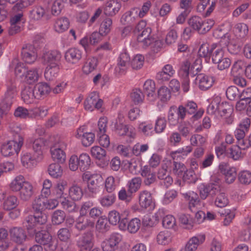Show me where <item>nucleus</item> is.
<instances>
[{
	"instance_id": "obj_1",
	"label": "nucleus",
	"mask_w": 251,
	"mask_h": 251,
	"mask_svg": "<svg viewBox=\"0 0 251 251\" xmlns=\"http://www.w3.org/2000/svg\"><path fill=\"white\" fill-rule=\"evenodd\" d=\"M17 94L16 86L11 85L7 88L3 98L0 102V113H6L11 108L13 100Z\"/></svg>"
},
{
	"instance_id": "obj_2",
	"label": "nucleus",
	"mask_w": 251,
	"mask_h": 251,
	"mask_svg": "<svg viewBox=\"0 0 251 251\" xmlns=\"http://www.w3.org/2000/svg\"><path fill=\"white\" fill-rule=\"evenodd\" d=\"M35 240L39 245L43 246L45 251H54L56 245L52 240V237L47 231L42 230L35 233Z\"/></svg>"
},
{
	"instance_id": "obj_3",
	"label": "nucleus",
	"mask_w": 251,
	"mask_h": 251,
	"mask_svg": "<svg viewBox=\"0 0 251 251\" xmlns=\"http://www.w3.org/2000/svg\"><path fill=\"white\" fill-rule=\"evenodd\" d=\"M84 180L87 181V188L89 192L92 194H96L98 191L99 185L102 181L101 176L98 174H90L88 172L82 176Z\"/></svg>"
},
{
	"instance_id": "obj_4",
	"label": "nucleus",
	"mask_w": 251,
	"mask_h": 251,
	"mask_svg": "<svg viewBox=\"0 0 251 251\" xmlns=\"http://www.w3.org/2000/svg\"><path fill=\"white\" fill-rule=\"evenodd\" d=\"M190 65L191 63L188 60H184L182 62L178 71V75L181 81V87L185 93L188 92L190 89Z\"/></svg>"
},
{
	"instance_id": "obj_5",
	"label": "nucleus",
	"mask_w": 251,
	"mask_h": 251,
	"mask_svg": "<svg viewBox=\"0 0 251 251\" xmlns=\"http://www.w3.org/2000/svg\"><path fill=\"white\" fill-rule=\"evenodd\" d=\"M139 204L144 209L152 210L155 207V201L151 193L146 190L140 191L138 195Z\"/></svg>"
},
{
	"instance_id": "obj_6",
	"label": "nucleus",
	"mask_w": 251,
	"mask_h": 251,
	"mask_svg": "<svg viewBox=\"0 0 251 251\" xmlns=\"http://www.w3.org/2000/svg\"><path fill=\"white\" fill-rule=\"evenodd\" d=\"M10 240L18 245H22L27 239L25 230L20 226H12L9 229Z\"/></svg>"
},
{
	"instance_id": "obj_7",
	"label": "nucleus",
	"mask_w": 251,
	"mask_h": 251,
	"mask_svg": "<svg viewBox=\"0 0 251 251\" xmlns=\"http://www.w3.org/2000/svg\"><path fill=\"white\" fill-rule=\"evenodd\" d=\"M182 105L185 108L187 114L190 117V121H188L190 123L193 124L200 119L204 113V110L201 109L197 111V104L193 101H188Z\"/></svg>"
},
{
	"instance_id": "obj_8",
	"label": "nucleus",
	"mask_w": 251,
	"mask_h": 251,
	"mask_svg": "<svg viewBox=\"0 0 251 251\" xmlns=\"http://www.w3.org/2000/svg\"><path fill=\"white\" fill-rule=\"evenodd\" d=\"M103 36H104L99 31L93 32L90 35H86L82 38L80 40L79 43L87 51L90 50L91 46H94L101 41Z\"/></svg>"
},
{
	"instance_id": "obj_9",
	"label": "nucleus",
	"mask_w": 251,
	"mask_h": 251,
	"mask_svg": "<svg viewBox=\"0 0 251 251\" xmlns=\"http://www.w3.org/2000/svg\"><path fill=\"white\" fill-rule=\"evenodd\" d=\"M206 239L204 233H199L191 237L184 248L180 251H196L199 246L203 244Z\"/></svg>"
},
{
	"instance_id": "obj_10",
	"label": "nucleus",
	"mask_w": 251,
	"mask_h": 251,
	"mask_svg": "<svg viewBox=\"0 0 251 251\" xmlns=\"http://www.w3.org/2000/svg\"><path fill=\"white\" fill-rule=\"evenodd\" d=\"M103 104V100L99 98V94L96 92L91 93L85 100L84 105L86 110L90 111L95 109H100Z\"/></svg>"
},
{
	"instance_id": "obj_11",
	"label": "nucleus",
	"mask_w": 251,
	"mask_h": 251,
	"mask_svg": "<svg viewBox=\"0 0 251 251\" xmlns=\"http://www.w3.org/2000/svg\"><path fill=\"white\" fill-rule=\"evenodd\" d=\"M22 145V140H19L18 143L15 141H9L2 145L1 152L4 156H11L15 153H18Z\"/></svg>"
},
{
	"instance_id": "obj_12",
	"label": "nucleus",
	"mask_w": 251,
	"mask_h": 251,
	"mask_svg": "<svg viewBox=\"0 0 251 251\" xmlns=\"http://www.w3.org/2000/svg\"><path fill=\"white\" fill-rule=\"evenodd\" d=\"M93 234L89 231L83 233L76 241V245L81 251H89L93 246Z\"/></svg>"
},
{
	"instance_id": "obj_13",
	"label": "nucleus",
	"mask_w": 251,
	"mask_h": 251,
	"mask_svg": "<svg viewBox=\"0 0 251 251\" xmlns=\"http://www.w3.org/2000/svg\"><path fill=\"white\" fill-rule=\"evenodd\" d=\"M219 169L220 172L224 175L226 183L231 184L235 181L237 176V171L235 167H229L227 163L223 162L220 164Z\"/></svg>"
},
{
	"instance_id": "obj_14",
	"label": "nucleus",
	"mask_w": 251,
	"mask_h": 251,
	"mask_svg": "<svg viewBox=\"0 0 251 251\" xmlns=\"http://www.w3.org/2000/svg\"><path fill=\"white\" fill-rule=\"evenodd\" d=\"M122 240V236L118 233H113L110 235L109 238L103 241L101 244L103 251H113L115 250L118 245Z\"/></svg>"
},
{
	"instance_id": "obj_15",
	"label": "nucleus",
	"mask_w": 251,
	"mask_h": 251,
	"mask_svg": "<svg viewBox=\"0 0 251 251\" xmlns=\"http://www.w3.org/2000/svg\"><path fill=\"white\" fill-rule=\"evenodd\" d=\"M25 7V5L23 2L17 3L13 6V15L10 18V23L21 25V23L25 21L23 11Z\"/></svg>"
},
{
	"instance_id": "obj_16",
	"label": "nucleus",
	"mask_w": 251,
	"mask_h": 251,
	"mask_svg": "<svg viewBox=\"0 0 251 251\" xmlns=\"http://www.w3.org/2000/svg\"><path fill=\"white\" fill-rule=\"evenodd\" d=\"M66 147L67 144L64 142H60L58 146L56 145L55 146L51 147L50 153L54 161L60 163H63L65 161L66 155L63 150Z\"/></svg>"
},
{
	"instance_id": "obj_17",
	"label": "nucleus",
	"mask_w": 251,
	"mask_h": 251,
	"mask_svg": "<svg viewBox=\"0 0 251 251\" xmlns=\"http://www.w3.org/2000/svg\"><path fill=\"white\" fill-rule=\"evenodd\" d=\"M130 61V56L126 52L121 53L118 58L115 69L116 73L120 75H125L129 67Z\"/></svg>"
},
{
	"instance_id": "obj_18",
	"label": "nucleus",
	"mask_w": 251,
	"mask_h": 251,
	"mask_svg": "<svg viewBox=\"0 0 251 251\" xmlns=\"http://www.w3.org/2000/svg\"><path fill=\"white\" fill-rule=\"evenodd\" d=\"M21 56L22 59L28 64L34 62L37 57L34 47L31 45H26L23 47Z\"/></svg>"
},
{
	"instance_id": "obj_19",
	"label": "nucleus",
	"mask_w": 251,
	"mask_h": 251,
	"mask_svg": "<svg viewBox=\"0 0 251 251\" xmlns=\"http://www.w3.org/2000/svg\"><path fill=\"white\" fill-rule=\"evenodd\" d=\"M61 58V53L56 50L49 51L45 53L42 57L45 64L51 66H59Z\"/></svg>"
},
{
	"instance_id": "obj_20",
	"label": "nucleus",
	"mask_w": 251,
	"mask_h": 251,
	"mask_svg": "<svg viewBox=\"0 0 251 251\" xmlns=\"http://www.w3.org/2000/svg\"><path fill=\"white\" fill-rule=\"evenodd\" d=\"M218 112L221 117H225L226 119V122L230 124L233 121L231 116L233 111V107L227 102L219 103L217 106Z\"/></svg>"
},
{
	"instance_id": "obj_21",
	"label": "nucleus",
	"mask_w": 251,
	"mask_h": 251,
	"mask_svg": "<svg viewBox=\"0 0 251 251\" xmlns=\"http://www.w3.org/2000/svg\"><path fill=\"white\" fill-rule=\"evenodd\" d=\"M115 130L119 136H127L134 138L135 136V129L130 126L117 122L115 125Z\"/></svg>"
},
{
	"instance_id": "obj_22",
	"label": "nucleus",
	"mask_w": 251,
	"mask_h": 251,
	"mask_svg": "<svg viewBox=\"0 0 251 251\" xmlns=\"http://www.w3.org/2000/svg\"><path fill=\"white\" fill-rule=\"evenodd\" d=\"M195 80V83L199 85V88L203 91L210 88L214 82L213 79L211 76L204 74L197 75Z\"/></svg>"
},
{
	"instance_id": "obj_23",
	"label": "nucleus",
	"mask_w": 251,
	"mask_h": 251,
	"mask_svg": "<svg viewBox=\"0 0 251 251\" xmlns=\"http://www.w3.org/2000/svg\"><path fill=\"white\" fill-rule=\"evenodd\" d=\"M151 32V28L148 26L139 33L137 41L143 48H147L153 42V39L150 37Z\"/></svg>"
},
{
	"instance_id": "obj_24",
	"label": "nucleus",
	"mask_w": 251,
	"mask_h": 251,
	"mask_svg": "<svg viewBox=\"0 0 251 251\" xmlns=\"http://www.w3.org/2000/svg\"><path fill=\"white\" fill-rule=\"evenodd\" d=\"M81 57L82 51L75 48L69 49L65 54V58L66 61L71 64L77 63Z\"/></svg>"
},
{
	"instance_id": "obj_25",
	"label": "nucleus",
	"mask_w": 251,
	"mask_h": 251,
	"mask_svg": "<svg viewBox=\"0 0 251 251\" xmlns=\"http://www.w3.org/2000/svg\"><path fill=\"white\" fill-rule=\"evenodd\" d=\"M85 216L80 214L75 221V227L78 231L84 230L87 228L93 227L94 225V223Z\"/></svg>"
},
{
	"instance_id": "obj_26",
	"label": "nucleus",
	"mask_w": 251,
	"mask_h": 251,
	"mask_svg": "<svg viewBox=\"0 0 251 251\" xmlns=\"http://www.w3.org/2000/svg\"><path fill=\"white\" fill-rule=\"evenodd\" d=\"M22 99L26 104H30L33 102L35 99L39 98L38 94H36L34 87H26L22 91Z\"/></svg>"
},
{
	"instance_id": "obj_27",
	"label": "nucleus",
	"mask_w": 251,
	"mask_h": 251,
	"mask_svg": "<svg viewBox=\"0 0 251 251\" xmlns=\"http://www.w3.org/2000/svg\"><path fill=\"white\" fill-rule=\"evenodd\" d=\"M141 175L144 178L143 183L145 186H149L156 180L155 173L152 172L148 166H145L142 168Z\"/></svg>"
},
{
	"instance_id": "obj_28",
	"label": "nucleus",
	"mask_w": 251,
	"mask_h": 251,
	"mask_svg": "<svg viewBox=\"0 0 251 251\" xmlns=\"http://www.w3.org/2000/svg\"><path fill=\"white\" fill-rule=\"evenodd\" d=\"M19 197L23 201L29 200L34 194V189L32 184L29 181L25 183V185L19 191Z\"/></svg>"
},
{
	"instance_id": "obj_29",
	"label": "nucleus",
	"mask_w": 251,
	"mask_h": 251,
	"mask_svg": "<svg viewBox=\"0 0 251 251\" xmlns=\"http://www.w3.org/2000/svg\"><path fill=\"white\" fill-rule=\"evenodd\" d=\"M218 191L217 185L214 183H210L203 185L200 191V197L201 199L205 200L209 196L212 197L216 195Z\"/></svg>"
},
{
	"instance_id": "obj_30",
	"label": "nucleus",
	"mask_w": 251,
	"mask_h": 251,
	"mask_svg": "<svg viewBox=\"0 0 251 251\" xmlns=\"http://www.w3.org/2000/svg\"><path fill=\"white\" fill-rule=\"evenodd\" d=\"M121 7V3L117 0H110L106 2L104 13L107 16H114L119 11Z\"/></svg>"
},
{
	"instance_id": "obj_31",
	"label": "nucleus",
	"mask_w": 251,
	"mask_h": 251,
	"mask_svg": "<svg viewBox=\"0 0 251 251\" xmlns=\"http://www.w3.org/2000/svg\"><path fill=\"white\" fill-rule=\"evenodd\" d=\"M215 49V45L213 44L211 46L207 43L201 45L198 51V54L200 57H203L205 61L210 60L212 52Z\"/></svg>"
},
{
	"instance_id": "obj_32",
	"label": "nucleus",
	"mask_w": 251,
	"mask_h": 251,
	"mask_svg": "<svg viewBox=\"0 0 251 251\" xmlns=\"http://www.w3.org/2000/svg\"><path fill=\"white\" fill-rule=\"evenodd\" d=\"M9 230L4 227L0 228V251L8 250L11 245L8 239Z\"/></svg>"
},
{
	"instance_id": "obj_33",
	"label": "nucleus",
	"mask_w": 251,
	"mask_h": 251,
	"mask_svg": "<svg viewBox=\"0 0 251 251\" xmlns=\"http://www.w3.org/2000/svg\"><path fill=\"white\" fill-rule=\"evenodd\" d=\"M41 160L42 159L39 157H36L34 153L32 154L30 152L24 153L21 157L23 165L27 168L32 167L35 164L37 161Z\"/></svg>"
},
{
	"instance_id": "obj_34",
	"label": "nucleus",
	"mask_w": 251,
	"mask_h": 251,
	"mask_svg": "<svg viewBox=\"0 0 251 251\" xmlns=\"http://www.w3.org/2000/svg\"><path fill=\"white\" fill-rule=\"evenodd\" d=\"M27 181L24 176L19 175L17 176L9 184V188L11 191L14 192H18L25 185V183Z\"/></svg>"
},
{
	"instance_id": "obj_35",
	"label": "nucleus",
	"mask_w": 251,
	"mask_h": 251,
	"mask_svg": "<svg viewBox=\"0 0 251 251\" xmlns=\"http://www.w3.org/2000/svg\"><path fill=\"white\" fill-rule=\"evenodd\" d=\"M121 218L120 214L116 211H111L109 213L108 220L109 223L113 225H116L119 223V226L121 228H126V219L120 220Z\"/></svg>"
},
{
	"instance_id": "obj_36",
	"label": "nucleus",
	"mask_w": 251,
	"mask_h": 251,
	"mask_svg": "<svg viewBox=\"0 0 251 251\" xmlns=\"http://www.w3.org/2000/svg\"><path fill=\"white\" fill-rule=\"evenodd\" d=\"M142 179L140 177H135L129 180L126 184L128 192L133 195L141 188Z\"/></svg>"
},
{
	"instance_id": "obj_37",
	"label": "nucleus",
	"mask_w": 251,
	"mask_h": 251,
	"mask_svg": "<svg viewBox=\"0 0 251 251\" xmlns=\"http://www.w3.org/2000/svg\"><path fill=\"white\" fill-rule=\"evenodd\" d=\"M69 194L74 201H79L83 196L82 188L76 184H73L69 188Z\"/></svg>"
},
{
	"instance_id": "obj_38",
	"label": "nucleus",
	"mask_w": 251,
	"mask_h": 251,
	"mask_svg": "<svg viewBox=\"0 0 251 251\" xmlns=\"http://www.w3.org/2000/svg\"><path fill=\"white\" fill-rule=\"evenodd\" d=\"M70 22L68 18L65 17L58 19L54 24V28L58 33H62L69 27Z\"/></svg>"
},
{
	"instance_id": "obj_39",
	"label": "nucleus",
	"mask_w": 251,
	"mask_h": 251,
	"mask_svg": "<svg viewBox=\"0 0 251 251\" xmlns=\"http://www.w3.org/2000/svg\"><path fill=\"white\" fill-rule=\"evenodd\" d=\"M236 37L239 39H244L248 35L249 28L247 25L244 23H238L234 28Z\"/></svg>"
},
{
	"instance_id": "obj_40",
	"label": "nucleus",
	"mask_w": 251,
	"mask_h": 251,
	"mask_svg": "<svg viewBox=\"0 0 251 251\" xmlns=\"http://www.w3.org/2000/svg\"><path fill=\"white\" fill-rule=\"evenodd\" d=\"M60 68L59 66L47 65L44 75L46 80H53L57 76Z\"/></svg>"
},
{
	"instance_id": "obj_41",
	"label": "nucleus",
	"mask_w": 251,
	"mask_h": 251,
	"mask_svg": "<svg viewBox=\"0 0 251 251\" xmlns=\"http://www.w3.org/2000/svg\"><path fill=\"white\" fill-rule=\"evenodd\" d=\"M246 66L245 63L241 60L235 61L232 66L231 70V75L235 76L243 74L245 72Z\"/></svg>"
},
{
	"instance_id": "obj_42",
	"label": "nucleus",
	"mask_w": 251,
	"mask_h": 251,
	"mask_svg": "<svg viewBox=\"0 0 251 251\" xmlns=\"http://www.w3.org/2000/svg\"><path fill=\"white\" fill-rule=\"evenodd\" d=\"M45 145L43 139L38 138L36 139L33 143L32 150L35 156L40 159L43 158L42 149Z\"/></svg>"
},
{
	"instance_id": "obj_43",
	"label": "nucleus",
	"mask_w": 251,
	"mask_h": 251,
	"mask_svg": "<svg viewBox=\"0 0 251 251\" xmlns=\"http://www.w3.org/2000/svg\"><path fill=\"white\" fill-rule=\"evenodd\" d=\"M98 65V60L96 58H88L85 63L82 70L84 73L89 74L96 69Z\"/></svg>"
},
{
	"instance_id": "obj_44",
	"label": "nucleus",
	"mask_w": 251,
	"mask_h": 251,
	"mask_svg": "<svg viewBox=\"0 0 251 251\" xmlns=\"http://www.w3.org/2000/svg\"><path fill=\"white\" fill-rule=\"evenodd\" d=\"M23 225L29 233H35V228L37 224L36 222L35 218L33 215H29L26 217L23 222Z\"/></svg>"
},
{
	"instance_id": "obj_45",
	"label": "nucleus",
	"mask_w": 251,
	"mask_h": 251,
	"mask_svg": "<svg viewBox=\"0 0 251 251\" xmlns=\"http://www.w3.org/2000/svg\"><path fill=\"white\" fill-rule=\"evenodd\" d=\"M78 166L81 171L88 170L90 166L91 159L90 156L87 153H82L78 157Z\"/></svg>"
},
{
	"instance_id": "obj_46",
	"label": "nucleus",
	"mask_w": 251,
	"mask_h": 251,
	"mask_svg": "<svg viewBox=\"0 0 251 251\" xmlns=\"http://www.w3.org/2000/svg\"><path fill=\"white\" fill-rule=\"evenodd\" d=\"M39 68H33L27 70L25 76V80L29 84L32 83L38 80L39 77Z\"/></svg>"
},
{
	"instance_id": "obj_47",
	"label": "nucleus",
	"mask_w": 251,
	"mask_h": 251,
	"mask_svg": "<svg viewBox=\"0 0 251 251\" xmlns=\"http://www.w3.org/2000/svg\"><path fill=\"white\" fill-rule=\"evenodd\" d=\"M19 204L17 197L10 196L8 197L4 201L3 207L5 210H10L15 208Z\"/></svg>"
},
{
	"instance_id": "obj_48",
	"label": "nucleus",
	"mask_w": 251,
	"mask_h": 251,
	"mask_svg": "<svg viewBox=\"0 0 251 251\" xmlns=\"http://www.w3.org/2000/svg\"><path fill=\"white\" fill-rule=\"evenodd\" d=\"M200 3L198 5V8L204 10L206 7L209 5L206 14L209 15L214 9L217 0H200Z\"/></svg>"
},
{
	"instance_id": "obj_49",
	"label": "nucleus",
	"mask_w": 251,
	"mask_h": 251,
	"mask_svg": "<svg viewBox=\"0 0 251 251\" xmlns=\"http://www.w3.org/2000/svg\"><path fill=\"white\" fill-rule=\"evenodd\" d=\"M48 172L50 175L54 178H58L62 176L63 170L58 163H52L49 165Z\"/></svg>"
},
{
	"instance_id": "obj_50",
	"label": "nucleus",
	"mask_w": 251,
	"mask_h": 251,
	"mask_svg": "<svg viewBox=\"0 0 251 251\" xmlns=\"http://www.w3.org/2000/svg\"><path fill=\"white\" fill-rule=\"evenodd\" d=\"M36 94H38L39 98L40 99L42 97L46 96L50 91V86L46 83H39L34 87Z\"/></svg>"
},
{
	"instance_id": "obj_51",
	"label": "nucleus",
	"mask_w": 251,
	"mask_h": 251,
	"mask_svg": "<svg viewBox=\"0 0 251 251\" xmlns=\"http://www.w3.org/2000/svg\"><path fill=\"white\" fill-rule=\"evenodd\" d=\"M112 21L111 19L107 18L105 19L100 24L99 28V32L103 36L108 34L111 29Z\"/></svg>"
},
{
	"instance_id": "obj_52",
	"label": "nucleus",
	"mask_w": 251,
	"mask_h": 251,
	"mask_svg": "<svg viewBox=\"0 0 251 251\" xmlns=\"http://www.w3.org/2000/svg\"><path fill=\"white\" fill-rule=\"evenodd\" d=\"M179 222L184 226V228L191 229L194 226V222L189 214H181L178 216Z\"/></svg>"
},
{
	"instance_id": "obj_53",
	"label": "nucleus",
	"mask_w": 251,
	"mask_h": 251,
	"mask_svg": "<svg viewBox=\"0 0 251 251\" xmlns=\"http://www.w3.org/2000/svg\"><path fill=\"white\" fill-rule=\"evenodd\" d=\"M157 241L160 245L168 244L171 241V233L168 230L160 232L157 236Z\"/></svg>"
},
{
	"instance_id": "obj_54",
	"label": "nucleus",
	"mask_w": 251,
	"mask_h": 251,
	"mask_svg": "<svg viewBox=\"0 0 251 251\" xmlns=\"http://www.w3.org/2000/svg\"><path fill=\"white\" fill-rule=\"evenodd\" d=\"M45 16V10L42 7H36L30 11L29 17L34 21H38Z\"/></svg>"
},
{
	"instance_id": "obj_55",
	"label": "nucleus",
	"mask_w": 251,
	"mask_h": 251,
	"mask_svg": "<svg viewBox=\"0 0 251 251\" xmlns=\"http://www.w3.org/2000/svg\"><path fill=\"white\" fill-rule=\"evenodd\" d=\"M143 88L148 97H154L155 84L153 80L151 79L146 80L144 84Z\"/></svg>"
},
{
	"instance_id": "obj_56",
	"label": "nucleus",
	"mask_w": 251,
	"mask_h": 251,
	"mask_svg": "<svg viewBox=\"0 0 251 251\" xmlns=\"http://www.w3.org/2000/svg\"><path fill=\"white\" fill-rule=\"evenodd\" d=\"M32 208L35 213H39L44 211V198L39 197L35 199L32 202Z\"/></svg>"
},
{
	"instance_id": "obj_57",
	"label": "nucleus",
	"mask_w": 251,
	"mask_h": 251,
	"mask_svg": "<svg viewBox=\"0 0 251 251\" xmlns=\"http://www.w3.org/2000/svg\"><path fill=\"white\" fill-rule=\"evenodd\" d=\"M135 11L136 13L138 12L137 8H133L132 10L126 12L121 19V23L124 25H131L134 22L135 18L133 16V12Z\"/></svg>"
},
{
	"instance_id": "obj_58",
	"label": "nucleus",
	"mask_w": 251,
	"mask_h": 251,
	"mask_svg": "<svg viewBox=\"0 0 251 251\" xmlns=\"http://www.w3.org/2000/svg\"><path fill=\"white\" fill-rule=\"evenodd\" d=\"M141 226L140 220L137 218L131 219L128 223L127 229L131 233H135L139 229Z\"/></svg>"
},
{
	"instance_id": "obj_59",
	"label": "nucleus",
	"mask_w": 251,
	"mask_h": 251,
	"mask_svg": "<svg viewBox=\"0 0 251 251\" xmlns=\"http://www.w3.org/2000/svg\"><path fill=\"white\" fill-rule=\"evenodd\" d=\"M109 227L106 218L103 217L99 218L96 224V229L98 231L104 233L109 230Z\"/></svg>"
},
{
	"instance_id": "obj_60",
	"label": "nucleus",
	"mask_w": 251,
	"mask_h": 251,
	"mask_svg": "<svg viewBox=\"0 0 251 251\" xmlns=\"http://www.w3.org/2000/svg\"><path fill=\"white\" fill-rule=\"evenodd\" d=\"M65 217L66 215L63 211L57 210L52 215V222L54 225H60L64 222Z\"/></svg>"
},
{
	"instance_id": "obj_61",
	"label": "nucleus",
	"mask_w": 251,
	"mask_h": 251,
	"mask_svg": "<svg viewBox=\"0 0 251 251\" xmlns=\"http://www.w3.org/2000/svg\"><path fill=\"white\" fill-rule=\"evenodd\" d=\"M92 156L98 160L103 159L106 155L105 151L100 146H94L91 148Z\"/></svg>"
},
{
	"instance_id": "obj_62",
	"label": "nucleus",
	"mask_w": 251,
	"mask_h": 251,
	"mask_svg": "<svg viewBox=\"0 0 251 251\" xmlns=\"http://www.w3.org/2000/svg\"><path fill=\"white\" fill-rule=\"evenodd\" d=\"M227 98L230 100H234L240 97L239 91L235 86H229L226 91Z\"/></svg>"
},
{
	"instance_id": "obj_63",
	"label": "nucleus",
	"mask_w": 251,
	"mask_h": 251,
	"mask_svg": "<svg viewBox=\"0 0 251 251\" xmlns=\"http://www.w3.org/2000/svg\"><path fill=\"white\" fill-rule=\"evenodd\" d=\"M130 97L134 104H138L143 102L144 95L140 89H135L131 93Z\"/></svg>"
},
{
	"instance_id": "obj_64",
	"label": "nucleus",
	"mask_w": 251,
	"mask_h": 251,
	"mask_svg": "<svg viewBox=\"0 0 251 251\" xmlns=\"http://www.w3.org/2000/svg\"><path fill=\"white\" fill-rule=\"evenodd\" d=\"M118 186L115 178L112 176L107 177L105 180V189L108 193L113 192Z\"/></svg>"
}]
</instances>
